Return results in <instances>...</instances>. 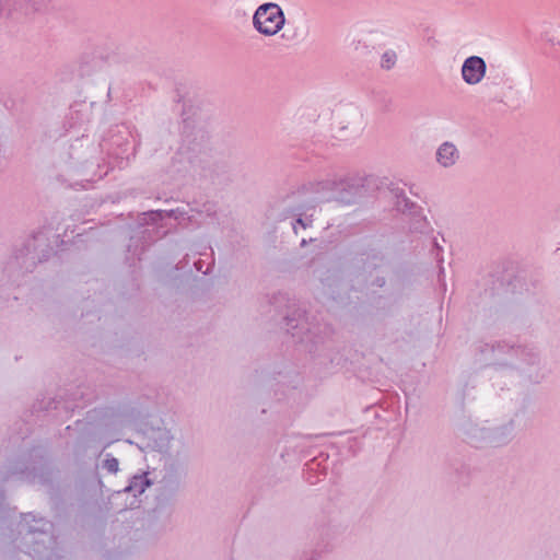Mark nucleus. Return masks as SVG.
I'll use <instances>...</instances> for the list:
<instances>
[{
    "instance_id": "f257e3e1",
    "label": "nucleus",
    "mask_w": 560,
    "mask_h": 560,
    "mask_svg": "<svg viewBox=\"0 0 560 560\" xmlns=\"http://www.w3.org/2000/svg\"><path fill=\"white\" fill-rule=\"evenodd\" d=\"M20 526V534L24 535L26 544L25 553L33 558L39 557L47 549V545L54 542L49 533L51 524L44 518L35 520L31 514H25Z\"/></svg>"
},
{
    "instance_id": "f03ea898",
    "label": "nucleus",
    "mask_w": 560,
    "mask_h": 560,
    "mask_svg": "<svg viewBox=\"0 0 560 560\" xmlns=\"http://www.w3.org/2000/svg\"><path fill=\"white\" fill-rule=\"evenodd\" d=\"M285 24L282 9L273 2L260 4L253 15V26L261 35L273 36Z\"/></svg>"
},
{
    "instance_id": "7ed1b4c3",
    "label": "nucleus",
    "mask_w": 560,
    "mask_h": 560,
    "mask_svg": "<svg viewBox=\"0 0 560 560\" xmlns=\"http://www.w3.org/2000/svg\"><path fill=\"white\" fill-rule=\"evenodd\" d=\"M487 73L486 61L479 56H470L463 62L460 75L467 85L480 84Z\"/></svg>"
},
{
    "instance_id": "20e7f679",
    "label": "nucleus",
    "mask_w": 560,
    "mask_h": 560,
    "mask_svg": "<svg viewBox=\"0 0 560 560\" xmlns=\"http://www.w3.org/2000/svg\"><path fill=\"white\" fill-rule=\"evenodd\" d=\"M287 330L292 337L304 341L306 335L311 334V324L304 310L296 308L285 317Z\"/></svg>"
},
{
    "instance_id": "39448f33",
    "label": "nucleus",
    "mask_w": 560,
    "mask_h": 560,
    "mask_svg": "<svg viewBox=\"0 0 560 560\" xmlns=\"http://www.w3.org/2000/svg\"><path fill=\"white\" fill-rule=\"evenodd\" d=\"M346 184L343 182H322L319 187H317V192L320 194V198L324 201L337 200L345 202L346 198L343 196Z\"/></svg>"
},
{
    "instance_id": "423d86ee",
    "label": "nucleus",
    "mask_w": 560,
    "mask_h": 560,
    "mask_svg": "<svg viewBox=\"0 0 560 560\" xmlns=\"http://www.w3.org/2000/svg\"><path fill=\"white\" fill-rule=\"evenodd\" d=\"M328 120L329 130L334 138L342 139L347 136L350 121L346 117L342 108L335 109Z\"/></svg>"
},
{
    "instance_id": "0eeeda50",
    "label": "nucleus",
    "mask_w": 560,
    "mask_h": 560,
    "mask_svg": "<svg viewBox=\"0 0 560 560\" xmlns=\"http://www.w3.org/2000/svg\"><path fill=\"white\" fill-rule=\"evenodd\" d=\"M459 159V152L452 142L442 143L436 150V162L443 167H451Z\"/></svg>"
},
{
    "instance_id": "6e6552de",
    "label": "nucleus",
    "mask_w": 560,
    "mask_h": 560,
    "mask_svg": "<svg viewBox=\"0 0 560 560\" xmlns=\"http://www.w3.org/2000/svg\"><path fill=\"white\" fill-rule=\"evenodd\" d=\"M151 483L152 482L148 478L147 472L135 475L130 478L129 485L124 489V492L131 493L133 497H137L142 494Z\"/></svg>"
},
{
    "instance_id": "1a4fd4ad",
    "label": "nucleus",
    "mask_w": 560,
    "mask_h": 560,
    "mask_svg": "<svg viewBox=\"0 0 560 560\" xmlns=\"http://www.w3.org/2000/svg\"><path fill=\"white\" fill-rule=\"evenodd\" d=\"M144 214L150 219V221L155 223V222L164 219L165 217L179 219V218L184 217L185 212L179 211L178 209H176V210H151Z\"/></svg>"
},
{
    "instance_id": "9d476101",
    "label": "nucleus",
    "mask_w": 560,
    "mask_h": 560,
    "mask_svg": "<svg viewBox=\"0 0 560 560\" xmlns=\"http://www.w3.org/2000/svg\"><path fill=\"white\" fill-rule=\"evenodd\" d=\"M313 226L312 215H304L302 213L292 222V229L295 234H299L301 230H306Z\"/></svg>"
},
{
    "instance_id": "9b49d317",
    "label": "nucleus",
    "mask_w": 560,
    "mask_h": 560,
    "mask_svg": "<svg viewBox=\"0 0 560 560\" xmlns=\"http://www.w3.org/2000/svg\"><path fill=\"white\" fill-rule=\"evenodd\" d=\"M397 61V54L394 50L385 51L381 57V67L385 70L392 69Z\"/></svg>"
},
{
    "instance_id": "f8f14e48",
    "label": "nucleus",
    "mask_w": 560,
    "mask_h": 560,
    "mask_svg": "<svg viewBox=\"0 0 560 560\" xmlns=\"http://www.w3.org/2000/svg\"><path fill=\"white\" fill-rule=\"evenodd\" d=\"M102 467L110 474H116L119 469V462L110 454H106V457L102 463Z\"/></svg>"
},
{
    "instance_id": "ddd939ff",
    "label": "nucleus",
    "mask_w": 560,
    "mask_h": 560,
    "mask_svg": "<svg viewBox=\"0 0 560 560\" xmlns=\"http://www.w3.org/2000/svg\"><path fill=\"white\" fill-rule=\"evenodd\" d=\"M314 238L313 237H310L308 240H306L305 237H302L301 240V247H304L307 243H313Z\"/></svg>"
},
{
    "instance_id": "4468645a",
    "label": "nucleus",
    "mask_w": 560,
    "mask_h": 560,
    "mask_svg": "<svg viewBox=\"0 0 560 560\" xmlns=\"http://www.w3.org/2000/svg\"><path fill=\"white\" fill-rule=\"evenodd\" d=\"M313 260H314V257L312 256L307 261H308L310 264H312V262H313Z\"/></svg>"
},
{
    "instance_id": "2eb2a0df",
    "label": "nucleus",
    "mask_w": 560,
    "mask_h": 560,
    "mask_svg": "<svg viewBox=\"0 0 560 560\" xmlns=\"http://www.w3.org/2000/svg\"><path fill=\"white\" fill-rule=\"evenodd\" d=\"M306 480H308L311 483H313L312 480H311V476H307Z\"/></svg>"
}]
</instances>
